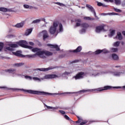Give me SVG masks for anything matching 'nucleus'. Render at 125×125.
Wrapping results in <instances>:
<instances>
[{
  "label": "nucleus",
  "mask_w": 125,
  "mask_h": 125,
  "mask_svg": "<svg viewBox=\"0 0 125 125\" xmlns=\"http://www.w3.org/2000/svg\"><path fill=\"white\" fill-rule=\"evenodd\" d=\"M102 51H102V50L98 49L96 51L94 52V54H95L96 55L100 54V53H102Z\"/></svg>",
  "instance_id": "nucleus-29"
},
{
  "label": "nucleus",
  "mask_w": 125,
  "mask_h": 125,
  "mask_svg": "<svg viewBox=\"0 0 125 125\" xmlns=\"http://www.w3.org/2000/svg\"><path fill=\"white\" fill-rule=\"evenodd\" d=\"M24 65V63L23 62H20L19 63H15L14 64V66L16 67H21V66H23Z\"/></svg>",
  "instance_id": "nucleus-28"
},
{
  "label": "nucleus",
  "mask_w": 125,
  "mask_h": 125,
  "mask_svg": "<svg viewBox=\"0 0 125 125\" xmlns=\"http://www.w3.org/2000/svg\"><path fill=\"white\" fill-rule=\"evenodd\" d=\"M56 4H58V5H60V6H62L63 5V4L60 3V2H56Z\"/></svg>",
  "instance_id": "nucleus-47"
},
{
  "label": "nucleus",
  "mask_w": 125,
  "mask_h": 125,
  "mask_svg": "<svg viewBox=\"0 0 125 125\" xmlns=\"http://www.w3.org/2000/svg\"><path fill=\"white\" fill-rule=\"evenodd\" d=\"M77 62H79V60H75L73 62V63H77Z\"/></svg>",
  "instance_id": "nucleus-52"
},
{
  "label": "nucleus",
  "mask_w": 125,
  "mask_h": 125,
  "mask_svg": "<svg viewBox=\"0 0 125 125\" xmlns=\"http://www.w3.org/2000/svg\"><path fill=\"white\" fill-rule=\"evenodd\" d=\"M29 43L30 45H34V42H29Z\"/></svg>",
  "instance_id": "nucleus-50"
},
{
  "label": "nucleus",
  "mask_w": 125,
  "mask_h": 125,
  "mask_svg": "<svg viewBox=\"0 0 125 125\" xmlns=\"http://www.w3.org/2000/svg\"><path fill=\"white\" fill-rule=\"evenodd\" d=\"M97 5L98 6H102V5H103V3H101V2H98V1H97Z\"/></svg>",
  "instance_id": "nucleus-43"
},
{
  "label": "nucleus",
  "mask_w": 125,
  "mask_h": 125,
  "mask_svg": "<svg viewBox=\"0 0 125 125\" xmlns=\"http://www.w3.org/2000/svg\"><path fill=\"white\" fill-rule=\"evenodd\" d=\"M81 33H85V29H84V28L82 29L81 30Z\"/></svg>",
  "instance_id": "nucleus-48"
},
{
  "label": "nucleus",
  "mask_w": 125,
  "mask_h": 125,
  "mask_svg": "<svg viewBox=\"0 0 125 125\" xmlns=\"http://www.w3.org/2000/svg\"><path fill=\"white\" fill-rule=\"evenodd\" d=\"M82 51V46H78L75 50H73L71 51V52H73V53H78V52H81Z\"/></svg>",
  "instance_id": "nucleus-15"
},
{
  "label": "nucleus",
  "mask_w": 125,
  "mask_h": 125,
  "mask_svg": "<svg viewBox=\"0 0 125 125\" xmlns=\"http://www.w3.org/2000/svg\"><path fill=\"white\" fill-rule=\"evenodd\" d=\"M86 7L87 8H88V10L92 12V13L94 14V15L97 19H99V18L96 16V12H95V10L94 9V8L92 7V6L89 4H86Z\"/></svg>",
  "instance_id": "nucleus-9"
},
{
  "label": "nucleus",
  "mask_w": 125,
  "mask_h": 125,
  "mask_svg": "<svg viewBox=\"0 0 125 125\" xmlns=\"http://www.w3.org/2000/svg\"><path fill=\"white\" fill-rule=\"evenodd\" d=\"M102 6H103L104 7H107V5H105L104 4H103V5H102Z\"/></svg>",
  "instance_id": "nucleus-51"
},
{
  "label": "nucleus",
  "mask_w": 125,
  "mask_h": 125,
  "mask_svg": "<svg viewBox=\"0 0 125 125\" xmlns=\"http://www.w3.org/2000/svg\"><path fill=\"white\" fill-rule=\"evenodd\" d=\"M85 74L83 72H79L78 74L76 75V76H73V79L75 80H81V79H83Z\"/></svg>",
  "instance_id": "nucleus-6"
},
{
  "label": "nucleus",
  "mask_w": 125,
  "mask_h": 125,
  "mask_svg": "<svg viewBox=\"0 0 125 125\" xmlns=\"http://www.w3.org/2000/svg\"><path fill=\"white\" fill-rule=\"evenodd\" d=\"M82 27L84 29H86L89 27V25L87 23H83L81 24Z\"/></svg>",
  "instance_id": "nucleus-25"
},
{
  "label": "nucleus",
  "mask_w": 125,
  "mask_h": 125,
  "mask_svg": "<svg viewBox=\"0 0 125 125\" xmlns=\"http://www.w3.org/2000/svg\"><path fill=\"white\" fill-rule=\"evenodd\" d=\"M41 49H39L38 48H34L32 49L33 52H37L36 54L38 56L43 55V54H45L46 56H51L53 53L49 51H40Z\"/></svg>",
  "instance_id": "nucleus-2"
},
{
  "label": "nucleus",
  "mask_w": 125,
  "mask_h": 125,
  "mask_svg": "<svg viewBox=\"0 0 125 125\" xmlns=\"http://www.w3.org/2000/svg\"><path fill=\"white\" fill-rule=\"evenodd\" d=\"M121 43V42L119 41H117L113 44V46H115L116 47H118L120 45V44Z\"/></svg>",
  "instance_id": "nucleus-31"
},
{
  "label": "nucleus",
  "mask_w": 125,
  "mask_h": 125,
  "mask_svg": "<svg viewBox=\"0 0 125 125\" xmlns=\"http://www.w3.org/2000/svg\"><path fill=\"white\" fill-rule=\"evenodd\" d=\"M111 52H117L118 51L117 48H111L110 49Z\"/></svg>",
  "instance_id": "nucleus-34"
},
{
  "label": "nucleus",
  "mask_w": 125,
  "mask_h": 125,
  "mask_svg": "<svg viewBox=\"0 0 125 125\" xmlns=\"http://www.w3.org/2000/svg\"><path fill=\"white\" fill-rule=\"evenodd\" d=\"M104 27H105V24H103L96 27V33H100L101 31H103V30H104Z\"/></svg>",
  "instance_id": "nucleus-11"
},
{
  "label": "nucleus",
  "mask_w": 125,
  "mask_h": 125,
  "mask_svg": "<svg viewBox=\"0 0 125 125\" xmlns=\"http://www.w3.org/2000/svg\"><path fill=\"white\" fill-rule=\"evenodd\" d=\"M86 7L87 8H88V10L92 12V13L94 14V15L97 19H99V18L96 16V12H95V10L94 9V8L92 7V6L89 4H86Z\"/></svg>",
  "instance_id": "nucleus-8"
},
{
  "label": "nucleus",
  "mask_w": 125,
  "mask_h": 125,
  "mask_svg": "<svg viewBox=\"0 0 125 125\" xmlns=\"http://www.w3.org/2000/svg\"><path fill=\"white\" fill-rule=\"evenodd\" d=\"M41 22V20L40 19H37L36 20H34L32 21V23L36 24V23H40Z\"/></svg>",
  "instance_id": "nucleus-36"
},
{
  "label": "nucleus",
  "mask_w": 125,
  "mask_h": 125,
  "mask_svg": "<svg viewBox=\"0 0 125 125\" xmlns=\"http://www.w3.org/2000/svg\"><path fill=\"white\" fill-rule=\"evenodd\" d=\"M45 79H55V78H58V76L56 74H48L45 76Z\"/></svg>",
  "instance_id": "nucleus-14"
},
{
  "label": "nucleus",
  "mask_w": 125,
  "mask_h": 125,
  "mask_svg": "<svg viewBox=\"0 0 125 125\" xmlns=\"http://www.w3.org/2000/svg\"><path fill=\"white\" fill-rule=\"evenodd\" d=\"M25 92H27L28 93H31V94H37L38 95H51L52 94L48 92L34 91L32 90H26Z\"/></svg>",
  "instance_id": "nucleus-4"
},
{
  "label": "nucleus",
  "mask_w": 125,
  "mask_h": 125,
  "mask_svg": "<svg viewBox=\"0 0 125 125\" xmlns=\"http://www.w3.org/2000/svg\"><path fill=\"white\" fill-rule=\"evenodd\" d=\"M123 87L124 88L123 89H125V86H123Z\"/></svg>",
  "instance_id": "nucleus-59"
},
{
  "label": "nucleus",
  "mask_w": 125,
  "mask_h": 125,
  "mask_svg": "<svg viewBox=\"0 0 125 125\" xmlns=\"http://www.w3.org/2000/svg\"><path fill=\"white\" fill-rule=\"evenodd\" d=\"M116 31L115 30H113L110 32V36H111V37H113V36H114V35H115V33Z\"/></svg>",
  "instance_id": "nucleus-40"
},
{
  "label": "nucleus",
  "mask_w": 125,
  "mask_h": 125,
  "mask_svg": "<svg viewBox=\"0 0 125 125\" xmlns=\"http://www.w3.org/2000/svg\"><path fill=\"white\" fill-rule=\"evenodd\" d=\"M0 11H2V12H7V11H9L10 12V11H11V9L4 7H0Z\"/></svg>",
  "instance_id": "nucleus-18"
},
{
  "label": "nucleus",
  "mask_w": 125,
  "mask_h": 125,
  "mask_svg": "<svg viewBox=\"0 0 125 125\" xmlns=\"http://www.w3.org/2000/svg\"><path fill=\"white\" fill-rule=\"evenodd\" d=\"M17 44L21 47H24L25 48V47H27V44H28V42H27L25 41H21L17 42Z\"/></svg>",
  "instance_id": "nucleus-10"
},
{
  "label": "nucleus",
  "mask_w": 125,
  "mask_h": 125,
  "mask_svg": "<svg viewBox=\"0 0 125 125\" xmlns=\"http://www.w3.org/2000/svg\"><path fill=\"white\" fill-rule=\"evenodd\" d=\"M115 38L118 39L119 41H122L123 40V36H122V33L120 32H118Z\"/></svg>",
  "instance_id": "nucleus-17"
},
{
  "label": "nucleus",
  "mask_w": 125,
  "mask_h": 125,
  "mask_svg": "<svg viewBox=\"0 0 125 125\" xmlns=\"http://www.w3.org/2000/svg\"><path fill=\"white\" fill-rule=\"evenodd\" d=\"M114 11H115L116 12H122V10H121L120 9L116 8H113Z\"/></svg>",
  "instance_id": "nucleus-39"
},
{
  "label": "nucleus",
  "mask_w": 125,
  "mask_h": 125,
  "mask_svg": "<svg viewBox=\"0 0 125 125\" xmlns=\"http://www.w3.org/2000/svg\"><path fill=\"white\" fill-rule=\"evenodd\" d=\"M64 117L66 120H67V121H70V117H69L67 115H64Z\"/></svg>",
  "instance_id": "nucleus-42"
},
{
  "label": "nucleus",
  "mask_w": 125,
  "mask_h": 125,
  "mask_svg": "<svg viewBox=\"0 0 125 125\" xmlns=\"http://www.w3.org/2000/svg\"><path fill=\"white\" fill-rule=\"evenodd\" d=\"M13 54H14V55H15L16 56H18L19 57H25V56L24 55H22V54L20 53L18 51L16 52H13Z\"/></svg>",
  "instance_id": "nucleus-16"
},
{
  "label": "nucleus",
  "mask_w": 125,
  "mask_h": 125,
  "mask_svg": "<svg viewBox=\"0 0 125 125\" xmlns=\"http://www.w3.org/2000/svg\"><path fill=\"white\" fill-rule=\"evenodd\" d=\"M59 25V21H55L53 22V26H51L49 30V32L51 35H54L56 33L57 27Z\"/></svg>",
  "instance_id": "nucleus-3"
},
{
  "label": "nucleus",
  "mask_w": 125,
  "mask_h": 125,
  "mask_svg": "<svg viewBox=\"0 0 125 125\" xmlns=\"http://www.w3.org/2000/svg\"><path fill=\"white\" fill-rule=\"evenodd\" d=\"M122 34H123V35H124V36H125V31H123Z\"/></svg>",
  "instance_id": "nucleus-54"
},
{
  "label": "nucleus",
  "mask_w": 125,
  "mask_h": 125,
  "mask_svg": "<svg viewBox=\"0 0 125 125\" xmlns=\"http://www.w3.org/2000/svg\"><path fill=\"white\" fill-rule=\"evenodd\" d=\"M15 71H16V69L14 68H10L5 70V72L9 73L10 74H13V73L15 72Z\"/></svg>",
  "instance_id": "nucleus-20"
},
{
  "label": "nucleus",
  "mask_w": 125,
  "mask_h": 125,
  "mask_svg": "<svg viewBox=\"0 0 125 125\" xmlns=\"http://www.w3.org/2000/svg\"><path fill=\"white\" fill-rule=\"evenodd\" d=\"M33 31V28H30L26 30L24 35L25 36H29L31 33Z\"/></svg>",
  "instance_id": "nucleus-21"
},
{
  "label": "nucleus",
  "mask_w": 125,
  "mask_h": 125,
  "mask_svg": "<svg viewBox=\"0 0 125 125\" xmlns=\"http://www.w3.org/2000/svg\"><path fill=\"white\" fill-rule=\"evenodd\" d=\"M41 21H43V22H45V19L42 18L41 19Z\"/></svg>",
  "instance_id": "nucleus-49"
},
{
  "label": "nucleus",
  "mask_w": 125,
  "mask_h": 125,
  "mask_svg": "<svg viewBox=\"0 0 125 125\" xmlns=\"http://www.w3.org/2000/svg\"><path fill=\"white\" fill-rule=\"evenodd\" d=\"M76 22H78L76 23V27H80V26H81V22H82V20H81L80 19H78L75 20Z\"/></svg>",
  "instance_id": "nucleus-24"
},
{
  "label": "nucleus",
  "mask_w": 125,
  "mask_h": 125,
  "mask_svg": "<svg viewBox=\"0 0 125 125\" xmlns=\"http://www.w3.org/2000/svg\"><path fill=\"white\" fill-rule=\"evenodd\" d=\"M47 109H52V110H57L58 109V107H52V106H49L46 105Z\"/></svg>",
  "instance_id": "nucleus-30"
},
{
  "label": "nucleus",
  "mask_w": 125,
  "mask_h": 125,
  "mask_svg": "<svg viewBox=\"0 0 125 125\" xmlns=\"http://www.w3.org/2000/svg\"><path fill=\"white\" fill-rule=\"evenodd\" d=\"M25 79H29V80H32V77H31V76L26 75L25 76Z\"/></svg>",
  "instance_id": "nucleus-45"
},
{
  "label": "nucleus",
  "mask_w": 125,
  "mask_h": 125,
  "mask_svg": "<svg viewBox=\"0 0 125 125\" xmlns=\"http://www.w3.org/2000/svg\"><path fill=\"white\" fill-rule=\"evenodd\" d=\"M25 48H29V49H32V48H33V47L26 45V47H25Z\"/></svg>",
  "instance_id": "nucleus-46"
},
{
  "label": "nucleus",
  "mask_w": 125,
  "mask_h": 125,
  "mask_svg": "<svg viewBox=\"0 0 125 125\" xmlns=\"http://www.w3.org/2000/svg\"><path fill=\"white\" fill-rule=\"evenodd\" d=\"M23 7L24 8H26V9L29 8V9H32V8H34V7L30 6H29V5H27V4L23 5Z\"/></svg>",
  "instance_id": "nucleus-32"
},
{
  "label": "nucleus",
  "mask_w": 125,
  "mask_h": 125,
  "mask_svg": "<svg viewBox=\"0 0 125 125\" xmlns=\"http://www.w3.org/2000/svg\"><path fill=\"white\" fill-rule=\"evenodd\" d=\"M55 67H52L51 66L47 68H38V70L39 71H41L42 72H47V71H49V70H52L53 69H55Z\"/></svg>",
  "instance_id": "nucleus-13"
},
{
  "label": "nucleus",
  "mask_w": 125,
  "mask_h": 125,
  "mask_svg": "<svg viewBox=\"0 0 125 125\" xmlns=\"http://www.w3.org/2000/svg\"><path fill=\"white\" fill-rule=\"evenodd\" d=\"M102 15H119L118 13H102Z\"/></svg>",
  "instance_id": "nucleus-23"
},
{
  "label": "nucleus",
  "mask_w": 125,
  "mask_h": 125,
  "mask_svg": "<svg viewBox=\"0 0 125 125\" xmlns=\"http://www.w3.org/2000/svg\"><path fill=\"white\" fill-rule=\"evenodd\" d=\"M84 20H94V18H91L88 17H84Z\"/></svg>",
  "instance_id": "nucleus-35"
},
{
  "label": "nucleus",
  "mask_w": 125,
  "mask_h": 125,
  "mask_svg": "<svg viewBox=\"0 0 125 125\" xmlns=\"http://www.w3.org/2000/svg\"><path fill=\"white\" fill-rule=\"evenodd\" d=\"M121 44H122V45H124L125 44V42H121Z\"/></svg>",
  "instance_id": "nucleus-55"
},
{
  "label": "nucleus",
  "mask_w": 125,
  "mask_h": 125,
  "mask_svg": "<svg viewBox=\"0 0 125 125\" xmlns=\"http://www.w3.org/2000/svg\"><path fill=\"white\" fill-rule=\"evenodd\" d=\"M121 67L120 66H115V68H119V67Z\"/></svg>",
  "instance_id": "nucleus-56"
},
{
  "label": "nucleus",
  "mask_w": 125,
  "mask_h": 125,
  "mask_svg": "<svg viewBox=\"0 0 125 125\" xmlns=\"http://www.w3.org/2000/svg\"><path fill=\"white\" fill-rule=\"evenodd\" d=\"M38 55L37 53L33 55H27L26 56L27 58H34V57H36V56Z\"/></svg>",
  "instance_id": "nucleus-27"
},
{
  "label": "nucleus",
  "mask_w": 125,
  "mask_h": 125,
  "mask_svg": "<svg viewBox=\"0 0 125 125\" xmlns=\"http://www.w3.org/2000/svg\"><path fill=\"white\" fill-rule=\"evenodd\" d=\"M2 48H3V43L0 42V51L2 50Z\"/></svg>",
  "instance_id": "nucleus-37"
},
{
  "label": "nucleus",
  "mask_w": 125,
  "mask_h": 125,
  "mask_svg": "<svg viewBox=\"0 0 125 125\" xmlns=\"http://www.w3.org/2000/svg\"><path fill=\"white\" fill-rule=\"evenodd\" d=\"M106 1H107V2H114V0H106Z\"/></svg>",
  "instance_id": "nucleus-53"
},
{
  "label": "nucleus",
  "mask_w": 125,
  "mask_h": 125,
  "mask_svg": "<svg viewBox=\"0 0 125 125\" xmlns=\"http://www.w3.org/2000/svg\"><path fill=\"white\" fill-rule=\"evenodd\" d=\"M59 25L60 27V28H59L60 32H62V31H63V26L62 25V23H59Z\"/></svg>",
  "instance_id": "nucleus-33"
},
{
  "label": "nucleus",
  "mask_w": 125,
  "mask_h": 125,
  "mask_svg": "<svg viewBox=\"0 0 125 125\" xmlns=\"http://www.w3.org/2000/svg\"><path fill=\"white\" fill-rule=\"evenodd\" d=\"M24 26V23L23 22L18 23L15 25L16 28H22Z\"/></svg>",
  "instance_id": "nucleus-22"
},
{
  "label": "nucleus",
  "mask_w": 125,
  "mask_h": 125,
  "mask_svg": "<svg viewBox=\"0 0 125 125\" xmlns=\"http://www.w3.org/2000/svg\"><path fill=\"white\" fill-rule=\"evenodd\" d=\"M34 79H35V80H38L39 78H38V77H34Z\"/></svg>",
  "instance_id": "nucleus-57"
},
{
  "label": "nucleus",
  "mask_w": 125,
  "mask_h": 125,
  "mask_svg": "<svg viewBox=\"0 0 125 125\" xmlns=\"http://www.w3.org/2000/svg\"><path fill=\"white\" fill-rule=\"evenodd\" d=\"M77 118L78 119V120L76 121V124H80V123H81L80 124V125H83L88 123V121H87V120H84L83 119L82 117H80V116H77Z\"/></svg>",
  "instance_id": "nucleus-7"
},
{
  "label": "nucleus",
  "mask_w": 125,
  "mask_h": 125,
  "mask_svg": "<svg viewBox=\"0 0 125 125\" xmlns=\"http://www.w3.org/2000/svg\"><path fill=\"white\" fill-rule=\"evenodd\" d=\"M102 51L103 53H108V50H106V49H103L101 50Z\"/></svg>",
  "instance_id": "nucleus-41"
},
{
  "label": "nucleus",
  "mask_w": 125,
  "mask_h": 125,
  "mask_svg": "<svg viewBox=\"0 0 125 125\" xmlns=\"http://www.w3.org/2000/svg\"><path fill=\"white\" fill-rule=\"evenodd\" d=\"M113 88H116V89H118V88H122L121 87H112L111 86H105L104 87L98 88L97 89H87V90H80L78 92H77L76 94L78 95V94H82V93H84V92H93V91H103V90H108L113 89Z\"/></svg>",
  "instance_id": "nucleus-1"
},
{
  "label": "nucleus",
  "mask_w": 125,
  "mask_h": 125,
  "mask_svg": "<svg viewBox=\"0 0 125 125\" xmlns=\"http://www.w3.org/2000/svg\"><path fill=\"white\" fill-rule=\"evenodd\" d=\"M49 36H48V33L47 31H44V33L43 34V40L45 41L47 38H49Z\"/></svg>",
  "instance_id": "nucleus-19"
},
{
  "label": "nucleus",
  "mask_w": 125,
  "mask_h": 125,
  "mask_svg": "<svg viewBox=\"0 0 125 125\" xmlns=\"http://www.w3.org/2000/svg\"><path fill=\"white\" fill-rule=\"evenodd\" d=\"M13 90L15 91V90H17V89H13Z\"/></svg>",
  "instance_id": "nucleus-58"
},
{
  "label": "nucleus",
  "mask_w": 125,
  "mask_h": 125,
  "mask_svg": "<svg viewBox=\"0 0 125 125\" xmlns=\"http://www.w3.org/2000/svg\"><path fill=\"white\" fill-rule=\"evenodd\" d=\"M112 57L113 60H119V56L116 54H113L112 55Z\"/></svg>",
  "instance_id": "nucleus-26"
},
{
  "label": "nucleus",
  "mask_w": 125,
  "mask_h": 125,
  "mask_svg": "<svg viewBox=\"0 0 125 125\" xmlns=\"http://www.w3.org/2000/svg\"><path fill=\"white\" fill-rule=\"evenodd\" d=\"M47 46H49L50 48H55L57 51H59L60 50V48L58 47V45H53L51 44H47Z\"/></svg>",
  "instance_id": "nucleus-12"
},
{
  "label": "nucleus",
  "mask_w": 125,
  "mask_h": 125,
  "mask_svg": "<svg viewBox=\"0 0 125 125\" xmlns=\"http://www.w3.org/2000/svg\"><path fill=\"white\" fill-rule=\"evenodd\" d=\"M115 3L116 5H120L121 4V0H115Z\"/></svg>",
  "instance_id": "nucleus-38"
},
{
  "label": "nucleus",
  "mask_w": 125,
  "mask_h": 125,
  "mask_svg": "<svg viewBox=\"0 0 125 125\" xmlns=\"http://www.w3.org/2000/svg\"><path fill=\"white\" fill-rule=\"evenodd\" d=\"M60 113H61V114H62V115H65V114H66V112H65L63 110H59Z\"/></svg>",
  "instance_id": "nucleus-44"
},
{
  "label": "nucleus",
  "mask_w": 125,
  "mask_h": 125,
  "mask_svg": "<svg viewBox=\"0 0 125 125\" xmlns=\"http://www.w3.org/2000/svg\"><path fill=\"white\" fill-rule=\"evenodd\" d=\"M8 45L10 47H6L5 48V51H7V50H8V51H13V48H16L17 47H18V45H17V44L8 43Z\"/></svg>",
  "instance_id": "nucleus-5"
}]
</instances>
